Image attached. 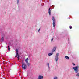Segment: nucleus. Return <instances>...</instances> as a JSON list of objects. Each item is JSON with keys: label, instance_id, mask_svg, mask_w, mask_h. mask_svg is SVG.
<instances>
[{"label": "nucleus", "instance_id": "1", "mask_svg": "<svg viewBox=\"0 0 79 79\" xmlns=\"http://www.w3.org/2000/svg\"><path fill=\"white\" fill-rule=\"evenodd\" d=\"M73 69L74 70L75 73H77L79 72V66L77 65L75 67H73Z\"/></svg>", "mask_w": 79, "mask_h": 79}, {"label": "nucleus", "instance_id": "2", "mask_svg": "<svg viewBox=\"0 0 79 79\" xmlns=\"http://www.w3.org/2000/svg\"><path fill=\"white\" fill-rule=\"evenodd\" d=\"M22 68L23 69H26L27 68V65L25 63H23L22 64Z\"/></svg>", "mask_w": 79, "mask_h": 79}, {"label": "nucleus", "instance_id": "3", "mask_svg": "<svg viewBox=\"0 0 79 79\" xmlns=\"http://www.w3.org/2000/svg\"><path fill=\"white\" fill-rule=\"evenodd\" d=\"M52 19L53 20V25L54 27H55V18L54 17H52Z\"/></svg>", "mask_w": 79, "mask_h": 79}, {"label": "nucleus", "instance_id": "4", "mask_svg": "<svg viewBox=\"0 0 79 79\" xmlns=\"http://www.w3.org/2000/svg\"><path fill=\"white\" fill-rule=\"evenodd\" d=\"M28 60H29V58L28 57L25 60V61L26 62V63L27 64V65L28 66H29V65H30V64L28 62Z\"/></svg>", "mask_w": 79, "mask_h": 79}, {"label": "nucleus", "instance_id": "5", "mask_svg": "<svg viewBox=\"0 0 79 79\" xmlns=\"http://www.w3.org/2000/svg\"><path fill=\"white\" fill-rule=\"evenodd\" d=\"M59 55V53H57L56 54V57H55V61H56V62H57V61H58V56Z\"/></svg>", "mask_w": 79, "mask_h": 79}, {"label": "nucleus", "instance_id": "6", "mask_svg": "<svg viewBox=\"0 0 79 79\" xmlns=\"http://www.w3.org/2000/svg\"><path fill=\"white\" fill-rule=\"evenodd\" d=\"M56 46H55V47H54L53 48L52 51V53H53V52H55V50H56Z\"/></svg>", "mask_w": 79, "mask_h": 79}, {"label": "nucleus", "instance_id": "7", "mask_svg": "<svg viewBox=\"0 0 79 79\" xmlns=\"http://www.w3.org/2000/svg\"><path fill=\"white\" fill-rule=\"evenodd\" d=\"M18 49H16V55L15 56V57H17V56H19V55H18Z\"/></svg>", "mask_w": 79, "mask_h": 79}, {"label": "nucleus", "instance_id": "8", "mask_svg": "<svg viewBox=\"0 0 79 79\" xmlns=\"http://www.w3.org/2000/svg\"><path fill=\"white\" fill-rule=\"evenodd\" d=\"M43 79V76L41 75H39L38 77V79Z\"/></svg>", "mask_w": 79, "mask_h": 79}, {"label": "nucleus", "instance_id": "9", "mask_svg": "<svg viewBox=\"0 0 79 79\" xmlns=\"http://www.w3.org/2000/svg\"><path fill=\"white\" fill-rule=\"evenodd\" d=\"M4 41V38L3 37H2L1 39L0 42H3Z\"/></svg>", "mask_w": 79, "mask_h": 79}, {"label": "nucleus", "instance_id": "10", "mask_svg": "<svg viewBox=\"0 0 79 79\" xmlns=\"http://www.w3.org/2000/svg\"><path fill=\"white\" fill-rule=\"evenodd\" d=\"M48 13L49 14V15H50L51 13V10H50V8H49V10H48Z\"/></svg>", "mask_w": 79, "mask_h": 79}, {"label": "nucleus", "instance_id": "11", "mask_svg": "<svg viewBox=\"0 0 79 79\" xmlns=\"http://www.w3.org/2000/svg\"><path fill=\"white\" fill-rule=\"evenodd\" d=\"M53 55V53H49L48 54V56H51V55Z\"/></svg>", "mask_w": 79, "mask_h": 79}, {"label": "nucleus", "instance_id": "12", "mask_svg": "<svg viewBox=\"0 0 79 79\" xmlns=\"http://www.w3.org/2000/svg\"><path fill=\"white\" fill-rule=\"evenodd\" d=\"M65 58L66 59H68V60L69 59V57L68 56H65Z\"/></svg>", "mask_w": 79, "mask_h": 79}, {"label": "nucleus", "instance_id": "13", "mask_svg": "<svg viewBox=\"0 0 79 79\" xmlns=\"http://www.w3.org/2000/svg\"><path fill=\"white\" fill-rule=\"evenodd\" d=\"M54 79H58V77H54Z\"/></svg>", "mask_w": 79, "mask_h": 79}, {"label": "nucleus", "instance_id": "14", "mask_svg": "<svg viewBox=\"0 0 79 79\" xmlns=\"http://www.w3.org/2000/svg\"><path fill=\"white\" fill-rule=\"evenodd\" d=\"M76 76H78L79 77V73H78V74L76 75Z\"/></svg>", "mask_w": 79, "mask_h": 79}, {"label": "nucleus", "instance_id": "15", "mask_svg": "<svg viewBox=\"0 0 79 79\" xmlns=\"http://www.w3.org/2000/svg\"><path fill=\"white\" fill-rule=\"evenodd\" d=\"M10 46H8V50L10 51Z\"/></svg>", "mask_w": 79, "mask_h": 79}, {"label": "nucleus", "instance_id": "16", "mask_svg": "<svg viewBox=\"0 0 79 79\" xmlns=\"http://www.w3.org/2000/svg\"><path fill=\"white\" fill-rule=\"evenodd\" d=\"M47 65H48V68H50V66H49V63L47 64Z\"/></svg>", "mask_w": 79, "mask_h": 79}, {"label": "nucleus", "instance_id": "17", "mask_svg": "<svg viewBox=\"0 0 79 79\" xmlns=\"http://www.w3.org/2000/svg\"><path fill=\"white\" fill-rule=\"evenodd\" d=\"M72 26H69V28H70V29H71L72 28Z\"/></svg>", "mask_w": 79, "mask_h": 79}, {"label": "nucleus", "instance_id": "18", "mask_svg": "<svg viewBox=\"0 0 79 79\" xmlns=\"http://www.w3.org/2000/svg\"><path fill=\"white\" fill-rule=\"evenodd\" d=\"M19 56H18V57H17V58L18 59V60L19 59Z\"/></svg>", "mask_w": 79, "mask_h": 79}, {"label": "nucleus", "instance_id": "19", "mask_svg": "<svg viewBox=\"0 0 79 79\" xmlns=\"http://www.w3.org/2000/svg\"><path fill=\"white\" fill-rule=\"evenodd\" d=\"M17 3H19V0H17Z\"/></svg>", "mask_w": 79, "mask_h": 79}, {"label": "nucleus", "instance_id": "20", "mask_svg": "<svg viewBox=\"0 0 79 79\" xmlns=\"http://www.w3.org/2000/svg\"><path fill=\"white\" fill-rule=\"evenodd\" d=\"M53 40V38L51 40V42H52Z\"/></svg>", "mask_w": 79, "mask_h": 79}, {"label": "nucleus", "instance_id": "21", "mask_svg": "<svg viewBox=\"0 0 79 79\" xmlns=\"http://www.w3.org/2000/svg\"><path fill=\"white\" fill-rule=\"evenodd\" d=\"M73 66H75V64H74V63H73Z\"/></svg>", "mask_w": 79, "mask_h": 79}, {"label": "nucleus", "instance_id": "22", "mask_svg": "<svg viewBox=\"0 0 79 79\" xmlns=\"http://www.w3.org/2000/svg\"><path fill=\"white\" fill-rule=\"evenodd\" d=\"M40 31V29L38 30V32H39Z\"/></svg>", "mask_w": 79, "mask_h": 79}, {"label": "nucleus", "instance_id": "23", "mask_svg": "<svg viewBox=\"0 0 79 79\" xmlns=\"http://www.w3.org/2000/svg\"><path fill=\"white\" fill-rule=\"evenodd\" d=\"M22 62H23V60H22Z\"/></svg>", "mask_w": 79, "mask_h": 79}, {"label": "nucleus", "instance_id": "24", "mask_svg": "<svg viewBox=\"0 0 79 79\" xmlns=\"http://www.w3.org/2000/svg\"><path fill=\"white\" fill-rule=\"evenodd\" d=\"M19 76H20V75H19Z\"/></svg>", "mask_w": 79, "mask_h": 79}, {"label": "nucleus", "instance_id": "25", "mask_svg": "<svg viewBox=\"0 0 79 79\" xmlns=\"http://www.w3.org/2000/svg\"><path fill=\"white\" fill-rule=\"evenodd\" d=\"M19 76H20V75H19Z\"/></svg>", "mask_w": 79, "mask_h": 79}, {"label": "nucleus", "instance_id": "26", "mask_svg": "<svg viewBox=\"0 0 79 79\" xmlns=\"http://www.w3.org/2000/svg\"><path fill=\"white\" fill-rule=\"evenodd\" d=\"M19 76H20V75H19Z\"/></svg>", "mask_w": 79, "mask_h": 79}]
</instances>
